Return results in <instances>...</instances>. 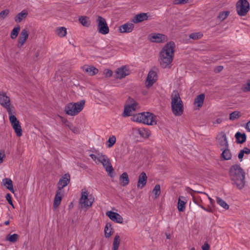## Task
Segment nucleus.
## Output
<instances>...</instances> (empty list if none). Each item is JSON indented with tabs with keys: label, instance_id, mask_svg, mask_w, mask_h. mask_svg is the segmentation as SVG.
<instances>
[{
	"label": "nucleus",
	"instance_id": "nucleus-35",
	"mask_svg": "<svg viewBox=\"0 0 250 250\" xmlns=\"http://www.w3.org/2000/svg\"><path fill=\"white\" fill-rule=\"evenodd\" d=\"M21 30V27L19 25H17L15 26L14 28L12 30L11 32L10 33V38L12 40L16 39L19 34V32Z\"/></svg>",
	"mask_w": 250,
	"mask_h": 250
},
{
	"label": "nucleus",
	"instance_id": "nucleus-26",
	"mask_svg": "<svg viewBox=\"0 0 250 250\" xmlns=\"http://www.w3.org/2000/svg\"><path fill=\"white\" fill-rule=\"evenodd\" d=\"M147 176L145 172H142L139 176L138 181L137 183V188H142L146 183Z\"/></svg>",
	"mask_w": 250,
	"mask_h": 250
},
{
	"label": "nucleus",
	"instance_id": "nucleus-28",
	"mask_svg": "<svg viewBox=\"0 0 250 250\" xmlns=\"http://www.w3.org/2000/svg\"><path fill=\"white\" fill-rule=\"evenodd\" d=\"M9 115V121L17 119L16 117V111L15 107L12 104H10L4 107Z\"/></svg>",
	"mask_w": 250,
	"mask_h": 250
},
{
	"label": "nucleus",
	"instance_id": "nucleus-14",
	"mask_svg": "<svg viewBox=\"0 0 250 250\" xmlns=\"http://www.w3.org/2000/svg\"><path fill=\"white\" fill-rule=\"evenodd\" d=\"M217 144L221 150L229 147V144L225 133L223 132L219 133L217 137Z\"/></svg>",
	"mask_w": 250,
	"mask_h": 250
},
{
	"label": "nucleus",
	"instance_id": "nucleus-51",
	"mask_svg": "<svg viewBox=\"0 0 250 250\" xmlns=\"http://www.w3.org/2000/svg\"><path fill=\"white\" fill-rule=\"evenodd\" d=\"M104 74L106 77H110L112 75V71L110 69H105L104 71Z\"/></svg>",
	"mask_w": 250,
	"mask_h": 250
},
{
	"label": "nucleus",
	"instance_id": "nucleus-10",
	"mask_svg": "<svg viewBox=\"0 0 250 250\" xmlns=\"http://www.w3.org/2000/svg\"><path fill=\"white\" fill-rule=\"evenodd\" d=\"M139 107L138 103L133 99L129 98L126 101L123 116L127 117L131 116L133 112Z\"/></svg>",
	"mask_w": 250,
	"mask_h": 250
},
{
	"label": "nucleus",
	"instance_id": "nucleus-16",
	"mask_svg": "<svg viewBox=\"0 0 250 250\" xmlns=\"http://www.w3.org/2000/svg\"><path fill=\"white\" fill-rule=\"evenodd\" d=\"M70 176L68 173L63 175L61 178L60 179L58 184L57 187L58 190H61L66 187L70 182Z\"/></svg>",
	"mask_w": 250,
	"mask_h": 250
},
{
	"label": "nucleus",
	"instance_id": "nucleus-60",
	"mask_svg": "<svg viewBox=\"0 0 250 250\" xmlns=\"http://www.w3.org/2000/svg\"><path fill=\"white\" fill-rule=\"evenodd\" d=\"M40 51L39 50L37 51L36 53H35V57L37 58H38V57L40 55Z\"/></svg>",
	"mask_w": 250,
	"mask_h": 250
},
{
	"label": "nucleus",
	"instance_id": "nucleus-4",
	"mask_svg": "<svg viewBox=\"0 0 250 250\" xmlns=\"http://www.w3.org/2000/svg\"><path fill=\"white\" fill-rule=\"evenodd\" d=\"M171 109L173 113L177 116H181L184 111V106L178 92L174 91L171 94Z\"/></svg>",
	"mask_w": 250,
	"mask_h": 250
},
{
	"label": "nucleus",
	"instance_id": "nucleus-20",
	"mask_svg": "<svg viewBox=\"0 0 250 250\" xmlns=\"http://www.w3.org/2000/svg\"><path fill=\"white\" fill-rule=\"evenodd\" d=\"M106 215L113 221L119 224L123 223V217L118 213L111 211H108Z\"/></svg>",
	"mask_w": 250,
	"mask_h": 250
},
{
	"label": "nucleus",
	"instance_id": "nucleus-34",
	"mask_svg": "<svg viewBox=\"0 0 250 250\" xmlns=\"http://www.w3.org/2000/svg\"><path fill=\"white\" fill-rule=\"evenodd\" d=\"M186 204L185 197L180 196L178 202V209L179 211H183L185 210Z\"/></svg>",
	"mask_w": 250,
	"mask_h": 250
},
{
	"label": "nucleus",
	"instance_id": "nucleus-12",
	"mask_svg": "<svg viewBox=\"0 0 250 250\" xmlns=\"http://www.w3.org/2000/svg\"><path fill=\"white\" fill-rule=\"evenodd\" d=\"M148 40L152 42L162 43L168 40L167 37L160 33H151L148 36Z\"/></svg>",
	"mask_w": 250,
	"mask_h": 250
},
{
	"label": "nucleus",
	"instance_id": "nucleus-41",
	"mask_svg": "<svg viewBox=\"0 0 250 250\" xmlns=\"http://www.w3.org/2000/svg\"><path fill=\"white\" fill-rule=\"evenodd\" d=\"M120 242L121 239L120 236L118 234H116L115 236L113 243V250H118Z\"/></svg>",
	"mask_w": 250,
	"mask_h": 250
},
{
	"label": "nucleus",
	"instance_id": "nucleus-27",
	"mask_svg": "<svg viewBox=\"0 0 250 250\" xmlns=\"http://www.w3.org/2000/svg\"><path fill=\"white\" fill-rule=\"evenodd\" d=\"M205 97V96L204 94H201L195 98L194 105L196 109H199L203 106Z\"/></svg>",
	"mask_w": 250,
	"mask_h": 250
},
{
	"label": "nucleus",
	"instance_id": "nucleus-48",
	"mask_svg": "<svg viewBox=\"0 0 250 250\" xmlns=\"http://www.w3.org/2000/svg\"><path fill=\"white\" fill-rule=\"evenodd\" d=\"M9 14L8 9L4 10L0 12V20H4Z\"/></svg>",
	"mask_w": 250,
	"mask_h": 250
},
{
	"label": "nucleus",
	"instance_id": "nucleus-43",
	"mask_svg": "<svg viewBox=\"0 0 250 250\" xmlns=\"http://www.w3.org/2000/svg\"><path fill=\"white\" fill-rule=\"evenodd\" d=\"M241 116V113L239 111H234L231 112L229 114V119L231 121H234L235 120L238 119L239 117Z\"/></svg>",
	"mask_w": 250,
	"mask_h": 250
},
{
	"label": "nucleus",
	"instance_id": "nucleus-39",
	"mask_svg": "<svg viewBox=\"0 0 250 250\" xmlns=\"http://www.w3.org/2000/svg\"><path fill=\"white\" fill-rule=\"evenodd\" d=\"M116 142V136L115 135H111L109 136L108 140L106 142V145L107 147L110 148L114 145Z\"/></svg>",
	"mask_w": 250,
	"mask_h": 250
},
{
	"label": "nucleus",
	"instance_id": "nucleus-25",
	"mask_svg": "<svg viewBox=\"0 0 250 250\" xmlns=\"http://www.w3.org/2000/svg\"><path fill=\"white\" fill-rule=\"evenodd\" d=\"M148 16L147 13H141L135 15L132 20L134 23H138L148 19Z\"/></svg>",
	"mask_w": 250,
	"mask_h": 250
},
{
	"label": "nucleus",
	"instance_id": "nucleus-2",
	"mask_svg": "<svg viewBox=\"0 0 250 250\" xmlns=\"http://www.w3.org/2000/svg\"><path fill=\"white\" fill-rule=\"evenodd\" d=\"M229 174L233 185L239 189L244 187L245 172L239 165L232 166L230 168Z\"/></svg>",
	"mask_w": 250,
	"mask_h": 250
},
{
	"label": "nucleus",
	"instance_id": "nucleus-30",
	"mask_svg": "<svg viewBox=\"0 0 250 250\" xmlns=\"http://www.w3.org/2000/svg\"><path fill=\"white\" fill-rule=\"evenodd\" d=\"M55 34L61 38H64L67 35V29L66 27H58L55 30Z\"/></svg>",
	"mask_w": 250,
	"mask_h": 250
},
{
	"label": "nucleus",
	"instance_id": "nucleus-13",
	"mask_svg": "<svg viewBox=\"0 0 250 250\" xmlns=\"http://www.w3.org/2000/svg\"><path fill=\"white\" fill-rule=\"evenodd\" d=\"M132 134L138 137L139 135L142 138L146 139L151 135V132L147 128L144 127H135L132 128Z\"/></svg>",
	"mask_w": 250,
	"mask_h": 250
},
{
	"label": "nucleus",
	"instance_id": "nucleus-62",
	"mask_svg": "<svg viewBox=\"0 0 250 250\" xmlns=\"http://www.w3.org/2000/svg\"><path fill=\"white\" fill-rule=\"evenodd\" d=\"M4 224H5V225H9V221H5V222H4Z\"/></svg>",
	"mask_w": 250,
	"mask_h": 250
},
{
	"label": "nucleus",
	"instance_id": "nucleus-21",
	"mask_svg": "<svg viewBox=\"0 0 250 250\" xmlns=\"http://www.w3.org/2000/svg\"><path fill=\"white\" fill-rule=\"evenodd\" d=\"M134 28V25L132 23L127 22L119 27V31L121 33H127L131 32Z\"/></svg>",
	"mask_w": 250,
	"mask_h": 250
},
{
	"label": "nucleus",
	"instance_id": "nucleus-63",
	"mask_svg": "<svg viewBox=\"0 0 250 250\" xmlns=\"http://www.w3.org/2000/svg\"><path fill=\"white\" fill-rule=\"evenodd\" d=\"M207 197H208V199L210 200V203H212V202L213 201L212 199L208 196Z\"/></svg>",
	"mask_w": 250,
	"mask_h": 250
},
{
	"label": "nucleus",
	"instance_id": "nucleus-50",
	"mask_svg": "<svg viewBox=\"0 0 250 250\" xmlns=\"http://www.w3.org/2000/svg\"><path fill=\"white\" fill-rule=\"evenodd\" d=\"M5 197L9 204H10L13 208H14V206L12 201V197L11 194L10 193L6 194Z\"/></svg>",
	"mask_w": 250,
	"mask_h": 250
},
{
	"label": "nucleus",
	"instance_id": "nucleus-36",
	"mask_svg": "<svg viewBox=\"0 0 250 250\" xmlns=\"http://www.w3.org/2000/svg\"><path fill=\"white\" fill-rule=\"evenodd\" d=\"M113 233V228L111 224H107L104 228V235L106 238L110 237Z\"/></svg>",
	"mask_w": 250,
	"mask_h": 250
},
{
	"label": "nucleus",
	"instance_id": "nucleus-9",
	"mask_svg": "<svg viewBox=\"0 0 250 250\" xmlns=\"http://www.w3.org/2000/svg\"><path fill=\"white\" fill-rule=\"evenodd\" d=\"M94 198L86 190L83 189L80 199V204L82 208L90 207L94 202Z\"/></svg>",
	"mask_w": 250,
	"mask_h": 250
},
{
	"label": "nucleus",
	"instance_id": "nucleus-11",
	"mask_svg": "<svg viewBox=\"0 0 250 250\" xmlns=\"http://www.w3.org/2000/svg\"><path fill=\"white\" fill-rule=\"evenodd\" d=\"M29 35V31L27 28H24L21 30L18 39V47L21 48L23 46L27 41Z\"/></svg>",
	"mask_w": 250,
	"mask_h": 250
},
{
	"label": "nucleus",
	"instance_id": "nucleus-49",
	"mask_svg": "<svg viewBox=\"0 0 250 250\" xmlns=\"http://www.w3.org/2000/svg\"><path fill=\"white\" fill-rule=\"evenodd\" d=\"M189 0H172V3L175 5L185 4L188 2Z\"/></svg>",
	"mask_w": 250,
	"mask_h": 250
},
{
	"label": "nucleus",
	"instance_id": "nucleus-42",
	"mask_svg": "<svg viewBox=\"0 0 250 250\" xmlns=\"http://www.w3.org/2000/svg\"><path fill=\"white\" fill-rule=\"evenodd\" d=\"M216 202L223 208L225 209H228L229 208V205L224 200L219 197H216Z\"/></svg>",
	"mask_w": 250,
	"mask_h": 250
},
{
	"label": "nucleus",
	"instance_id": "nucleus-46",
	"mask_svg": "<svg viewBox=\"0 0 250 250\" xmlns=\"http://www.w3.org/2000/svg\"><path fill=\"white\" fill-rule=\"evenodd\" d=\"M242 90L244 92H250V80H249L247 82L242 86Z\"/></svg>",
	"mask_w": 250,
	"mask_h": 250
},
{
	"label": "nucleus",
	"instance_id": "nucleus-53",
	"mask_svg": "<svg viewBox=\"0 0 250 250\" xmlns=\"http://www.w3.org/2000/svg\"><path fill=\"white\" fill-rule=\"evenodd\" d=\"M5 155L4 152H0V164H1L3 162V158L5 157Z\"/></svg>",
	"mask_w": 250,
	"mask_h": 250
},
{
	"label": "nucleus",
	"instance_id": "nucleus-56",
	"mask_svg": "<svg viewBox=\"0 0 250 250\" xmlns=\"http://www.w3.org/2000/svg\"><path fill=\"white\" fill-rule=\"evenodd\" d=\"M222 120L221 118H218L213 122V124L214 125L220 124L222 123Z\"/></svg>",
	"mask_w": 250,
	"mask_h": 250
},
{
	"label": "nucleus",
	"instance_id": "nucleus-1",
	"mask_svg": "<svg viewBox=\"0 0 250 250\" xmlns=\"http://www.w3.org/2000/svg\"><path fill=\"white\" fill-rule=\"evenodd\" d=\"M175 45L174 42H169L165 44L159 53L160 65L164 68H169L173 61Z\"/></svg>",
	"mask_w": 250,
	"mask_h": 250
},
{
	"label": "nucleus",
	"instance_id": "nucleus-54",
	"mask_svg": "<svg viewBox=\"0 0 250 250\" xmlns=\"http://www.w3.org/2000/svg\"><path fill=\"white\" fill-rule=\"evenodd\" d=\"M71 129L75 133H78L79 132V129L77 127L73 126L71 128Z\"/></svg>",
	"mask_w": 250,
	"mask_h": 250
},
{
	"label": "nucleus",
	"instance_id": "nucleus-24",
	"mask_svg": "<svg viewBox=\"0 0 250 250\" xmlns=\"http://www.w3.org/2000/svg\"><path fill=\"white\" fill-rule=\"evenodd\" d=\"M82 69L89 76H93L98 73V69L93 66L84 65L82 67Z\"/></svg>",
	"mask_w": 250,
	"mask_h": 250
},
{
	"label": "nucleus",
	"instance_id": "nucleus-23",
	"mask_svg": "<svg viewBox=\"0 0 250 250\" xmlns=\"http://www.w3.org/2000/svg\"><path fill=\"white\" fill-rule=\"evenodd\" d=\"M202 196H196L193 197V201L197 205L204 210H208L203 205V199L206 198L208 196V194L205 193H202Z\"/></svg>",
	"mask_w": 250,
	"mask_h": 250
},
{
	"label": "nucleus",
	"instance_id": "nucleus-47",
	"mask_svg": "<svg viewBox=\"0 0 250 250\" xmlns=\"http://www.w3.org/2000/svg\"><path fill=\"white\" fill-rule=\"evenodd\" d=\"M203 36V34L201 32H196L191 33L189 35V37L194 40L201 39Z\"/></svg>",
	"mask_w": 250,
	"mask_h": 250
},
{
	"label": "nucleus",
	"instance_id": "nucleus-38",
	"mask_svg": "<svg viewBox=\"0 0 250 250\" xmlns=\"http://www.w3.org/2000/svg\"><path fill=\"white\" fill-rule=\"evenodd\" d=\"M236 139L237 140V142L240 144H243L246 141V136L245 134H242L239 132H237L235 135Z\"/></svg>",
	"mask_w": 250,
	"mask_h": 250
},
{
	"label": "nucleus",
	"instance_id": "nucleus-64",
	"mask_svg": "<svg viewBox=\"0 0 250 250\" xmlns=\"http://www.w3.org/2000/svg\"><path fill=\"white\" fill-rule=\"evenodd\" d=\"M167 239H169L170 238V235L169 234H167Z\"/></svg>",
	"mask_w": 250,
	"mask_h": 250
},
{
	"label": "nucleus",
	"instance_id": "nucleus-40",
	"mask_svg": "<svg viewBox=\"0 0 250 250\" xmlns=\"http://www.w3.org/2000/svg\"><path fill=\"white\" fill-rule=\"evenodd\" d=\"M222 153V156L223 157L224 160H230L231 158V153L228 148H224Z\"/></svg>",
	"mask_w": 250,
	"mask_h": 250
},
{
	"label": "nucleus",
	"instance_id": "nucleus-29",
	"mask_svg": "<svg viewBox=\"0 0 250 250\" xmlns=\"http://www.w3.org/2000/svg\"><path fill=\"white\" fill-rule=\"evenodd\" d=\"M63 196V193L61 191L57 190L54 200L53 207L57 208L60 205Z\"/></svg>",
	"mask_w": 250,
	"mask_h": 250
},
{
	"label": "nucleus",
	"instance_id": "nucleus-59",
	"mask_svg": "<svg viewBox=\"0 0 250 250\" xmlns=\"http://www.w3.org/2000/svg\"><path fill=\"white\" fill-rule=\"evenodd\" d=\"M246 128L250 132V121L247 123Z\"/></svg>",
	"mask_w": 250,
	"mask_h": 250
},
{
	"label": "nucleus",
	"instance_id": "nucleus-6",
	"mask_svg": "<svg viewBox=\"0 0 250 250\" xmlns=\"http://www.w3.org/2000/svg\"><path fill=\"white\" fill-rule=\"evenodd\" d=\"M84 104V100H81L77 103H70L66 105L64 111L66 114L74 116L83 109Z\"/></svg>",
	"mask_w": 250,
	"mask_h": 250
},
{
	"label": "nucleus",
	"instance_id": "nucleus-17",
	"mask_svg": "<svg viewBox=\"0 0 250 250\" xmlns=\"http://www.w3.org/2000/svg\"><path fill=\"white\" fill-rule=\"evenodd\" d=\"M10 122L17 136L19 137H21L22 135V130L19 120L16 119L10 121Z\"/></svg>",
	"mask_w": 250,
	"mask_h": 250
},
{
	"label": "nucleus",
	"instance_id": "nucleus-45",
	"mask_svg": "<svg viewBox=\"0 0 250 250\" xmlns=\"http://www.w3.org/2000/svg\"><path fill=\"white\" fill-rule=\"evenodd\" d=\"M152 192L155 195V198H157L161 194L160 186L158 184L156 185L153 189Z\"/></svg>",
	"mask_w": 250,
	"mask_h": 250
},
{
	"label": "nucleus",
	"instance_id": "nucleus-18",
	"mask_svg": "<svg viewBox=\"0 0 250 250\" xmlns=\"http://www.w3.org/2000/svg\"><path fill=\"white\" fill-rule=\"evenodd\" d=\"M157 80V74L155 71H150L147 75L146 85L148 88L151 86Z\"/></svg>",
	"mask_w": 250,
	"mask_h": 250
},
{
	"label": "nucleus",
	"instance_id": "nucleus-52",
	"mask_svg": "<svg viewBox=\"0 0 250 250\" xmlns=\"http://www.w3.org/2000/svg\"><path fill=\"white\" fill-rule=\"evenodd\" d=\"M223 69V66H221V65H219V66H216L214 68V71L215 73H219V72H221V71H222Z\"/></svg>",
	"mask_w": 250,
	"mask_h": 250
},
{
	"label": "nucleus",
	"instance_id": "nucleus-37",
	"mask_svg": "<svg viewBox=\"0 0 250 250\" xmlns=\"http://www.w3.org/2000/svg\"><path fill=\"white\" fill-rule=\"evenodd\" d=\"M230 11H221L219 13L217 19L220 21H222L226 20L229 15Z\"/></svg>",
	"mask_w": 250,
	"mask_h": 250
},
{
	"label": "nucleus",
	"instance_id": "nucleus-22",
	"mask_svg": "<svg viewBox=\"0 0 250 250\" xmlns=\"http://www.w3.org/2000/svg\"><path fill=\"white\" fill-rule=\"evenodd\" d=\"M28 15V12L26 10H23L17 14L14 17L15 22L19 23L25 20Z\"/></svg>",
	"mask_w": 250,
	"mask_h": 250
},
{
	"label": "nucleus",
	"instance_id": "nucleus-32",
	"mask_svg": "<svg viewBox=\"0 0 250 250\" xmlns=\"http://www.w3.org/2000/svg\"><path fill=\"white\" fill-rule=\"evenodd\" d=\"M120 183L121 185L126 186L129 183V178L126 172H124L120 177Z\"/></svg>",
	"mask_w": 250,
	"mask_h": 250
},
{
	"label": "nucleus",
	"instance_id": "nucleus-7",
	"mask_svg": "<svg viewBox=\"0 0 250 250\" xmlns=\"http://www.w3.org/2000/svg\"><path fill=\"white\" fill-rule=\"evenodd\" d=\"M250 10V5L247 0H239L236 2V11L239 16H246Z\"/></svg>",
	"mask_w": 250,
	"mask_h": 250
},
{
	"label": "nucleus",
	"instance_id": "nucleus-15",
	"mask_svg": "<svg viewBox=\"0 0 250 250\" xmlns=\"http://www.w3.org/2000/svg\"><path fill=\"white\" fill-rule=\"evenodd\" d=\"M130 74L129 67L123 66L117 69L115 71V77L117 79H121Z\"/></svg>",
	"mask_w": 250,
	"mask_h": 250
},
{
	"label": "nucleus",
	"instance_id": "nucleus-5",
	"mask_svg": "<svg viewBox=\"0 0 250 250\" xmlns=\"http://www.w3.org/2000/svg\"><path fill=\"white\" fill-rule=\"evenodd\" d=\"M90 157L96 163L102 164L106 171L111 175V173L113 171V168L107 156L102 153H97V154H91L90 155Z\"/></svg>",
	"mask_w": 250,
	"mask_h": 250
},
{
	"label": "nucleus",
	"instance_id": "nucleus-58",
	"mask_svg": "<svg viewBox=\"0 0 250 250\" xmlns=\"http://www.w3.org/2000/svg\"><path fill=\"white\" fill-rule=\"evenodd\" d=\"M241 150L243 151L244 154L246 153V154H249L250 153V149H249L247 147H245L244 149H243Z\"/></svg>",
	"mask_w": 250,
	"mask_h": 250
},
{
	"label": "nucleus",
	"instance_id": "nucleus-3",
	"mask_svg": "<svg viewBox=\"0 0 250 250\" xmlns=\"http://www.w3.org/2000/svg\"><path fill=\"white\" fill-rule=\"evenodd\" d=\"M132 120L147 125H153L157 124L156 116L149 112H142L134 115Z\"/></svg>",
	"mask_w": 250,
	"mask_h": 250
},
{
	"label": "nucleus",
	"instance_id": "nucleus-8",
	"mask_svg": "<svg viewBox=\"0 0 250 250\" xmlns=\"http://www.w3.org/2000/svg\"><path fill=\"white\" fill-rule=\"evenodd\" d=\"M97 31L101 34L106 35L109 32L105 19L100 16H97L96 20Z\"/></svg>",
	"mask_w": 250,
	"mask_h": 250
},
{
	"label": "nucleus",
	"instance_id": "nucleus-19",
	"mask_svg": "<svg viewBox=\"0 0 250 250\" xmlns=\"http://www.w3.org/2000/svg\"><path fill=\"white\" fill-rule=\"evenodd\" d=\"M11 104V99L6 93L3 91H0V104L5 107Z\"/></svg>",
	"mask_w": 250,
	"mask_h": 250
},
{
	"label": "nucleus",
	"instance_id": "nucleus-44",
	"mask_svg": "<svg viewBox=\"0 0 250 250\" xmlns=\"http://www.w3.org/2000/svg\"><path fill=\"white\" fill-rule=\"evenodd\" d=\"M19 235L17 234H13L12 235H8L6 236V240L12 242L14 243L16 242L18 239Z\"/></svg>",
	"mask_w": 250,
	"mask_h": 250
},
{
	"label": "nucleus",
	"instance_id": "nucleus-55",
	"mask_svg": "<svg viewBox=\"0 0 250 250\" xmlns=\"http://www.w3.org/2000/svg\"><path fill=\"white\" fill-rule=\"evenodd\" d=\"M203 250H209V246L208 244L205 243L202 247Z\"/></svg>",
	"mask_w": 250,
	"mask_h": 250
},
{
	"label": "nucleus",
	"instance_id": "nucleus-57",
	"mask_svg": "<svg viewBox=\"0 0 250 250\" xmlns=\"http://www.w3.org/2000/svg\"><path fill=\"white\" fill-rule=\"evenodd\" d=\"M244 153L243 151L241 150L240 152H239V154H238V158L239 159H240L241 161H242V158H243V157L244 156Z\"/></svg>",
	"mask_w": 250,
	"mask_h": 250
},
{
	"label": "nucleus",
	"instance_id": "nucleus-33",
	"mask_svg": "<svg viewBox=\"0 0 250 250\" xmlns=\"http://www.w3.org/2000/svg\"><path fill=\"white\" fill-rule=\"evenodd\" d=\"M79 21L83 26L86 27H88L91 25L89 18L86 16H80L79 18Z\"/></svg>",
	"mask_w": 250,
	"mask_h": 250
},
{
	"label": "nucleus",
	"instance_id": "nucleus-61",
	"mask_svg": "<svg viewBox=\"0 0 250 250\" xmlns=\"http://www.w3.org/2000/svg\"><path fill=\"white\" fill-rule=\"evenodd\" d=\"M206 209H207L208 210H206L207 211H208V212H211V209L210 208H206Z\"/></svg>",
	"mask_w": 250,
	"mask_h": 250
},
{
	"label": "nucleus",
	"instance_id": "nucleus-31",
	"mask_svg": "<svg viewBox=\"0 0 250 250\" xmlns=\"http://www.w3.org/2000/svg\"><path fill=\"white\" fill-rule=\"evenodd\" d=\"M3 185L12 193H14V189L13 186V182L9 178H4L2 180Z\"/></svg>",
	"mask_w": 250,
	"mask_h": 250
}]
</instances>
